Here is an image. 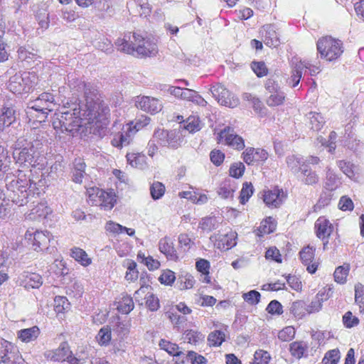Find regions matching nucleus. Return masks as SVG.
I'll return each mask as SVG.
<instances>
[{
  "mask_svg": "<svg viewBox=\"0 0 364 364\" xmlns=\"http://www.w3.org/2000/svg\"><path fill=\"white\" fill-rule=\"evenodd\" d=\"M266 311L271 315L279 316L283 314V306L279 301L274 299L268 304Z\"/></svg>",
  "mask_w": 364,
  "mask_h": 364,
  "instance_id": "nucleus-60",
  "label": "nucleus"
},
{
  "mask_svg": "<svg viewBox=\"0 0 364 364\" xmlns=\"http://www.w3.org/2000/svg\"><path fill=\"white\" fill-rule=\"evenodd\" d=\"M25 364L19 350L14 343L0 338V364Z\"/></svg>",
  "mask_w": 364,
  "mask_h": 364,
  "instance_id": "nucleus-6",
  "label": "nucleus"
},
{
  "mask_svg": "<svg viewBox=\"0 0 364 364\" xmlns=\"http://www.w3.org/2000/svg\"><path fill=\"white\" fill-rule=\"evenodd\" d=\"M196 280L192 274L186 272H181L177 277L176 285L181 290L193 287Z\"/></svg>",
  "mask_w": 364,
  "mask_h": 364,
  "instance_id": "nucleus-24",
  "label": "nucleus"
},
{
  "mask_svg": "<svg viewBox=\"0 0 364 364\" xmlns=\"http://www.w3.org/2000/svg\"><path fill=\"white\" fill-rule=\"evenodd\" d=\"M316 49L321 59L328 62L338 60L344 51L343 42L331 36H323L316 42Z\"/></svg>",
  "mask_w": 364,
  "mask_h": 364,
  "instance_id": "nucleus-2",
  "label": "nucleus"
},
{
  "mask_svg": "<svg viewBox=\"0 0 364 364\" xmlns=\"http://www.w3.org/2000/svg\"><path fill=\"white\" fill-rule=\"evenodd\" d=\"M136 107L144 112L155 114L161 111V105L159 100L154 97L143 96L136 101Z\"/></svg>",
  "mask_w": 364,
  "mask_h": 364,
  "instance_id": "nucleus-16",
  "label": "nucleus"
},
{
  "mask_svg": "<svg viewBox=\"0 0 364 364\" xmlns=\"http://www.w3.org/2000/svg\"><path fill=\"white\" fill-rule=\"evenodd\" d=\"M96 339L101 346H107L112 339L111 328L108 326H104L99 331Z\"/></svg>",
  "mask_w": 364,
  "mask_h": 364,
  "instance_id": "nucleus-37",
  "label": "nucleus"
},
{
  "mask_svg": "<svg viewBox=\"0 0 364 364\" xmlns=\"http://www.w3.org/2000/svg\"><path fill=\"white\" fill-rule=\"evenodd\" d=\"M245 166L242 162L232 164L229 169V175L235 178L242 177L245 173Z\"/></svg>",
  "mask_w": 364,
  "mask_h": 364,
  "instance_id": "nucleus-57",
  "label": "nucleus"
},
{
  "mask_svg": "<svg viewBox=\"0 0 364 364\" xmlns=\"http://www.w3.org/2000/svg\"><path fill=\"white\" fill-rule=\"evenodd\" d=\"M37 77L34 73L15 75L9 81L8 88L16 95L30 92L34 87Z\"/></svg>",
  "mask_w": 364,
  "mask_h": 364,
  "instance_id": "nucleus-5",
  "label": "nucleus"
},
{
  "mask_svg": "<svg viewBox=\"0 0 364 364\" xmlns=\"http://www.w3.org/2000/svg\"><path fill=\"white\" fill-rule=\"evenodd\" d=\"M186 358L188 361H190L191 363V364L207 363V359L204 356L193 350L188 351Z\"/></svg>",
  "mask_w": 364,
  "mask_h": 364,
  "instance_id": "nucleus-63",
  "label": "nucleus"
},
{
  "mask_svg": "<svg viewBox=\"0 0 364 364\" xmlns=\"http://www.w3.org/2000/svg\"><path fill=\"white\" fill-rule=\"evenodd\" d=\"M40 329L37 326L31 328L21 329L17 332L18 338L23 343H29L35 341L40 335Z\"/></svg>",
  "mask_w": 364,
  "mask_h": 364,
  "instance_id": "nucleus-23",
  "label": "nucleus"
},
{
  "mask_svg": "<svg viewBox=\"0 0 364 364\" xmlns=\"http://www.w3.org/2000/svg\"><path fill=\"white\" fill-rule=\"evenodd\" d=\"M36 151L33 146L22 149L17 156V161L21 164L35 166L36 163Z\"/></svg>",
  "mask_w": 364,
  "mask_h": 364,
  "instance_id": "nucleus-20",
  "label": "nucleus"
},
{
  "mask_svg": "<svg viewBox=\"0 0 364 364\" xmlns=\"http://www.w3.org/2000/svg\"><path fill=\"white\" fill-rule=\"evenodd\" d=\"M355 301L360 308L364 309V285L357 284L355 286Z\"/></svg>",
  "mask_w": 364,
  "mask_h": 364,
  "instance_id": "nucleus-64",
  "label": "nucleus"
},
{
  "mask_svg": "<svg viewBox=\"0 0 364 364\" xmlns=\"http://www.w3.org/2000/svg\"><path fill=\"white\" fill-rule=\"evenodd\" d=\"M24 239L27 245L33 250H48V244L50 242V235L48 231L36 230L34 231L33 228H28L24 235Z\"/></svg>",
  "mask_w": 364,
  "mask_h": 364,
  "instance_id": "nucleus-7",
  "label": "nucleus"
},
{
  "mask_svg": "<svg viewBox=\"0 0 364 364\" xmlns=\"http://www.w3.org/2000/svg\"><path fill=\"white\" fill-rule=\"evenodd\" d=\"M225 341V333L220 330L211 332L208 336V341L210 346L218 347Z\"/></svg>",
  "mask_w": 364,
  "mask_h": 364,
  "instance_id": "nucleus-40",
  "label": "nucleus"
},
{
  "mask_svg": "<svg viewBox=\"0 0 364 364\" xmlns=\"http://www.w3.org/2000/svg\"><path fill=\"white\" fill-rule=\"evenodd\" d=\"M277 228L276 220L271 216L267 217L263 219L259 226L255 230L256 235L259 237H262L265 235L273 232Z\"/></svg>",
  "mask_w": 364,
  "mask_h": 364,
  "instance_id": "nucleus-22",
  "label": "nucleus"
},
{
  "mask_svg": "<svg viewBox=\"0 0 364 364\" xmlns=\"http://www.w3.org/2000/svg\"><path fill=\"white\" fill-rule=\"evenodd\" d=\"M254 193V188L251 182H245L240 193V203L245 205L252 197Z\"/></svg>",
  "mask_w": 364,
  "mask_h": 364,
  "instance_id": "nucleus-39",
  "label": "nucleus"
},
{
  "mask_svg": "<svg viewBox=\"0 0 364 364\" xmlns=\"http://www.w3.org/2000/svg\"><path fill=\"white\" fill-rule=\"evenodd\" d=\"M236 190V186L230 180H225L223 181L218 190V194L223 199H228L233 197V194Z\"/></svg>",
  "mask_w": 364,
  "mask_h": 364,
  "instance_id": "nucleus-27",
  "label": "nucleus"
},
{
  "mask_svg": "<svg viewBox=\"0 0 364 364\" xmlns=\"http://www.w3.org/2000/svg\"><path fill=\"white\" fill-rule=\"evenodd\" d=\"M70 256L84 267H87L92 262V259L88 257L87 252H71Z\"/></svg>",
  "mask_w": 364,
  "mask_h": 364,
  "instance_id": "nucleus-56",
  "label": "nucleus"
},
{
  "mask_svg": "<svg viewBox=\"0 0 364 364\" xmlns=\"http://www.w3.org/2000/svg\"><path fill=\"white\" fill-rule=\"evenodd\" d=\"M251 68L258 77L267 75L269 70L263 61H253L251 63Z\"/></svg>",
  "mask_w": 364,
  "mask_h": 364,
  "instance_id": "nucleus-46",
  "label": "nucleus"
},
{
  "mask_svg": "<svg viewBox=\"0 0 364 364\" xmlns=\"http://www.w3.org/2000/svg\"><path fill=\"white\" fill-rule=\"evenodd\" d=\"M184 128L190 133H194L200 129V120L198 117L190 116L186 121Z\"/></svg>",
  "mask_w": 364,
  "mask_h": 364,
  "instance_id": "nucleus-44",
  "label": "nucleus"
},
{
  "mask_svg": "<svg viewBox=\"0 0 364 364\" xmlns=\"http://www.w3.org/2000/svg\"><path fill=\"white\" fill-rule=\"evenodd\" d=\"M302 77V66L299 63H296L291 71V77L288 79L287 82L291 87H296Z\"/></svg>",
  "mask_w": 364,
  "mask_h": 364,
  "instance_id": "nucleus-42",
  "label": "nucleus"
},
{
  "mask_svg": "<svg viewBox=\"0 0 364 364\" xmlns=\"http://www.w3.org/2000/svg\"><path fill=\"white\" fill-rule=\"evenodd\" d=\"M303 166L301 168V173L304 175L303 183L308 186L316 184L318 182V176L316 172L309 168L306 165Z\"/></svg>",
  "mask_w": 364,
  "mask_h": 364,
  "instance_id": "nucleus-30",
  "label": "nucleus"
},
{
  "mask_svg": "<svg viewBox=\"0 0 364 364\" xmlns=\"http://www.w3.org/2000/svg\"><path fill=\"white\" fill-rule=\"evenodd\" d=\"M225 159V153L220 149H214L210 153V160L215 166H221Z\"/></svg>",
  "mask_w": 364,
  "mask_h": 364,
  "instance_id": "nucleus-54",
  "label": "nucleus"
},
{
  "mask_svg": "<svg viewBox=\"0 0 364 364\" xmlns=\"http://www.w3.org/2000/svg\"><path fill=\"white\" fill-rule=\"evenodd\" d=\"M217 139L218 143H224L237 151L243 150L245 147L243 138L235 134L233 128L229 126L225 127L218 134Z\"/></svg>",
  "mask_w": 364,
  "mask_h": 364,
  "instance_id": "nucleus-11",
  "label": "nucleus"
},
{
  "mask_svg": "<svg viewBox=\"0 0 364 364\" xmlns=\"http://www.w3.org/2000/svg\"><path fill=\"white\" fill-rule=\"evenodd\" d=\"M287 196V192L278 186L264 189L262 192L263 202L268 208L272 209L281 207Z\"/></svg>",
  "mask_w": 364,
  "mask_h": 364,
  "instance_id": "nucleus-10",
  "label": "nucleus"
},
{
  "mask_svg": "<svg viewBox=\"0 0 364 364\" xmlns=\"http://www.w3.org/2000/svg\"><path fill=\"white\" fill-rule=\"evenodd\" d=\"M54 310L58 314L70 309V304L65 296H56L54 299Z\"/></svg>",
  "mask_w": 364,
  "mask_h": 364,
  "instance_id": "nucleus-38",
  "label": "nucleus"
},
{
  "mask_svg": "<svg viewBox=\"0 0 364 364\" xmlns=\"http://www.w3.org/2000/svg\"><path fill=\"white\" fill-rule=\"evenodd\" d=\"M212 92L219 103L225 106L230 105V102L228 98V91L223 86L218 85L217 87H214Z\"/></svg>",
  "mask_w": 364,
  "mask_h": 364,
  "instance_id": "nucleus-35",
  "label": "nucleus"
},
{
  "mask_svg": "<svg viewBox=\"0 0 364 364\" xmlns=\"http://www.w3.org/2000/svg\"><path fill=\"white\" fill-rule=\"evenodd\" d=\"M137 259L139 262L146 265L147 268L151 271L157 269L160 267V263L158 260L154 259L153 257L150 256L146 257L141 252H139L138 254Z\"/></svg>",
  "mask_w": 364,
  "mask_h": 364,
  "instance_id": "nucleus-41",
  "label": "nucleus"
},
{
  "mask_svg": "<svg viewBox=\"0 0 364 364\" xmlns=\"http://www.w3.org/2000/svg\"><path fill=\"white\" fill-rule=\"evenodd\" d=\"M165 191L164 185L159 181L153 183L150 187L151 196L154 200L161 198L164 195Z\"/></svg>",
  "mask_w": 364,
  "mask_h": 364,
  "instance_id": "nucleus-48",
  "label": "nucleus"
},
{
  "mask_svg": "<svg viewBox=\"0 0 364 364\" xmlns=\"http://www.w3.org/2000/svg\"><path fill=\"white\" fill-rule=\"evenodd\" d=\"M262 41L266 46L270 48H276L280 43L279 38L274 27L271 25H267L264 28Z\"/></svg>",
  "mask_w": 364,
  "mask_h": 364,
  "instance_id": "nucleus-21",
  "label": "nucleus"
},
{
  "mask_svg": "<svg viewBox=\"0 0 364 364\" xmlns=\"http://www.w3.org/2000/svg\"><path fill=\"white\" fill-rule=\"evenodd\" d=\"M115 45L117 48V50L119 51L128 54V53L123 50V48H126V47H136L137 43L133 39V33L129 32L124 35L123 38H118Z\"/></svg>",
  "mask_w": 364,
  "mask_h": 364,
  "instance_id": "nucleus-29",
  "label": "nucleus"
},
{
  "mask_svg": "<svg viewBox=\"0 0 364 364\" xmlns=\"http://www.w3.org/2000/svg\"><path fill=\"white\" fill-rule=\"evenodd\" d=\"M85 103L71 110L56 114L53 121V127L57 134H65L74 136L85 125L97 124L107 119L109 113L99 92L94 88H86Z\"/></svg>",
  "mask_w": 364,
  "mask_h": 364,
  "instance_id": "nucleus-1",
  "label": "nucleus"
},
{
  "mask_svg": "<svg viewBox=\"0 0 364 364\" xmlns=\"http://www.w3.org/2000/svg\"><path fill=\"white\" fill-rule=\"evenodd\" d=\"M151 119L145 115H141L139 118L136 119L135 121L129 122L127 126V132L129 134H134L137 132L141 130L150 123Z\"/></svg>",
  "mask_w": 364,
  "mask_h": 364,
  "instance_id": "nucleus-25",
  "label": "nucleus"
},
{
  "mask_svg": "<svg viewBox=\"0 0 364 364\" xmlns=\"http://www.w3.org/2000/svg\"><path fill=\"white\" fill-rule=\"evenodd\" d=\"M31 186V180L30 178H18L16 181V189L21 193L23 194V197H26L28 193V191L30 190Z\"/></svg>",
  "mask_w": 364,
  "mask_h": 364,
  "instance_id": "nucleus-52",
  "label": "nucleus"
},
{
  "mask_svg": "<svg viewBox=\"0 0 364 364\" xmlns=\"http://www.w3.org/2000/svg\"><path fill=\"white\" fill-rule=\"evenodd\" d=\"M315 234L323 241V250L333 248L328 247V240L333 231V225L326 216H320L314 223Z\"/></svg>",
  "mask_w": 364,
  "mask_h": 364,
  "instance_id": "nucleus-12",
  "label": "nucleus"
},
{
  "mask_svg": "<svg viewBox=\"0 0 364 364\" xmlns=\"http://www.w3.org/2000/svg\"><path fill=\"white\" fill-rule=\"evenodd\" d=\"M271 359L270 354L264 350H257L254 354V360L250 364H269Z\"/></svg>",
  "mask_w": 364,
  "mask_h": 364,
  "instance_id": "nucleus-47",
  "label": "nucleus"
},
{
  "mask_svg": "<svg viewBox=\"0 0 364 364\" xmlns=\"http://www.w3.org/2000/svg\"><path fill=\"white\" fill-rule=\"evenodd\" d=\"M309 118L311 129L318 132L323 128L325 124V119L321 113L310 112L309 113Z\"/></svg>",
  "mask_w": 364,
  "mask_h": 364,
  "instance_id": "nucleus-33",
  "label": "nucleus"
},
{
  "mask_svg": "<svg viewBox=\"0 0 364 364\" xmlns=\"http://www.w3.org/2000/svg\"><path fill=\"white\" fill-rule=\"evenodd\" d=\"M127 271L126 272L125 279L127 281H135L138 278L139 272L136 269V263L133 260H127Z\"/></svg>",
  "mask_w": 364,
  "mask_h": 364,
  "instance_id": "nucleus-50",
  "label": "nucleus"
},
{
  "mask_svg": "<svg viewBox=\"0 0 364 364\" xmlns=\"http://www.w3.org/2000/svg\"><path fill=\"white\" fill-rule=\"evenodd\" d=\"M16 120L15 111L11 107H4L0 112V132L10 126Z\"/></svg>",
  "mask_w": 364,
  "mask_h": 364,
  "instance_id": "nucleus-26",
  "label": "nucleus"
},
{
  "mask_svg": "<svg viewBox=\"0 0 364 364\" xmlns=\"http://www.w3.org/2000/svg\"><path fill=\"white\" fill-rule=\"evenodd\" d=\"M264 88L267 92L265 102L269 107H279L284 104L286 95L276 80L271 78L267 79L264 83Z\"/></svg>",
  "mask_w": 364,
  "mask_h": 364,
  "instance_id": "nucleus-8",
  "label": "nucleus"
},
{
  "mask_svg": "<svg viewBox=\"0 0 364 364\" xmlns=\"http://www.w3.org/2000/svg\"><path fill=\"white\" fill-rule=\"evenodd\" d=\"M176 280L177 281V277L175 273L170 269L164 271L159 278V281L161 284L167 286H171Z\"/></svg>",
  "mask_w": 364,
  "mask_h": 364,
  "instance_id": "nucleus-58",
  "label": "nucleus"
},
{
  "mask_svg": "<svg viewBox=\"0 0 364 364\" xmlns=\"http://www.w3.org/2000/svg\"><path fill=\"white\" fill-rule=\"evenodd\" d=\"M146 306L151 311H156L160 308L159 298L153 293L147 294L146 297Z\"/></svg>",
  "mask_w": 364,
  "mask_h": 364,
  "instance_id": "nucleus-53",
  "label": "nucleus"
},
{
  "mask_svg": "<svg viewBox=\"0 0 364 364\" xmlns=\"http://www.w3.org/2000/svg\"><path fill=\"white\" fill-rule=\"evenodd\" d=\"M86 164L81 159H75L74 162L73 181L80 183L85 173Z\"/></svg>",
  "mask_w": 364,
  "mask_h": 364,
  "instance_id": "nucleus-31",
  "label": "nucleus"
},
{
  "mask_svg": "<svg viewBox=\"0 0 364 364\" xmlns=\"http://www.w3.org/2000/svg\"><path fill=\"white\" fill-rule=\"evenodd\" d=\"M126 158L129 165L137 168L144 161L145 156L141 153L129 152L127 154Z\"/></svg>",
  "mask_w": 364,
  "mask_h": 364,
  "instance_id": "nucleus-45",
  "label": "nucleus"
},
{
  "mask_svg": "<svg viewBox=\"0 0 364 364\" xmlns=\"http://www.w3.org/2000/svg\"><path fill=\"white\" fill-rule=\"evenodd\" d=\"M289 312L296 318H303L307 314L306 302L302 300L293 301L290 304Z\"/></svg>",
  "mask_w": 364,
  "mask_h": 364,
  "instance_id": "nucleus-28",
  "label": "nucleus"
},
{
  "mask_svg": "<svg viewBox=\"0 0 364 364\" xmlns=\"http://www.w3.org/2000/svg\"><path fill=\"white\" fill-rule=\"evenodd\" d=\"M306 349L301 342L295 341L289 345V351L292 356L300 359L304 354Z\"/></svg>",
  "mask_w": 364,
  "mask_h": 364,
  "instance_id": "nucleus-59",
  "label": "nucleus"
},
{
  "mask_svg": "<svg viewBox=\"0 0 364 364\" xmlns=\"http://www.w3.org/2000/svg\"><path fill=\"white\" fill-rule=\"evenodd\" d=\"M51 213L52 210L46 203H39L31 210L28 218L31 220L41 221L46 219Z\"/></svg>",
  "mask_w": 364,
  "mask_h": 364,
  "instance_id": "nucleus-19",
  "label": "nucleus"
},
{
  "mask_svg": "<svg viewBox=\"0 0 364 364\" xmlns=\"http://www.w3.org/2000/svg\"><path fill=\"white\" fill-rule=\"evenodd\" d=\"M198 228L203 232H210L215 228V219L213 217H205L200 220Z\"/></svg>",
  "mask_w": 364,
  "mask_h": 364,
  "instance_id": "nucleus-62",
  "label": "nucleus"
},
{
  "mask_svg": "<svg viewBox=\"0 0 364 364\" xmlns=\"http://www.w3.org/2000/svg\"><path fill=\"white\" fill-rule=\"evenodd\" d=\"M133 39L137 43L136 47L127 46L126 48H123L124 50L128 53V55L141 58H151L158 53L157 42L154 38H145L136 32H133Z\"/></svg>",
  "mask_w": 364,
  "mask_h": 364,
  "instance_id": "nucleus-4",
  "label": "nucleus"
},
{
  "mask_svg": "<svg viewBox=\"0 0 364 364\" xmlns=\"http://www.w3.org/2000/svg\"><path fill=\"white\" fill-rule=\"evenodd\" d=\"M342 321L346 328H351L357 326L359 324L360 320L357 316H353L350 311H348L343 316Z\"/></svg>",
  "mask_w": 364,
  "mask_h": 364,
  "instance_id": "nucleus-51",
  "label": "nucleus"
},
{
  "mask_svg": "<svg viewBox=\"0 0 364 364\" xmlns=\"http://www.w3.org/2000/svg\"><path fill=\"white\" fill-rule=\"evenodd\" d=\"M69 348L68 343L63 342L58 348L46 351L44 356L51 361L63 363L65 361V358L69 353Z\"/></svg>",
  "mask_w": 364,
  "mask_h": 364,
  "instance_id": "nucleus-18",
  "label": "nucleus"
},
{
  "mask_svg": "<svg viewBox=\"0 0 364 364\" xmlns=\"http://www.w3.org/2000/svg\"><path fill=\"white\" fill-rule=\"evenodd\" d=\"M350 264L344 263L343 265L338 266L334 272V279L337 283L344 284L346 282V277L349 273Z\"/></svg>",
  "mask_w": 364,
  "mask_h": 364,
  "instance_id": "nucleus-36",
  "label": "nucleus"
},
{
  "mask_svg": "<svg viewBox=\"0 0 364 364\" xmlns=\"http://www.w3.org/2000/svg\"><path fill=\"white\" fill-rule=\"evenodd\" d=\"M134 304L132 297L129 295H124L119 301L117 309L122 314H128L134 309Z\"/></svg>",
  "mask_w": 364,
  "mask_h": 364,
  "instance_id": "nucleus-34",
  "label": "nucleus"
},
{
  "mask_svg": "<svg viewBox=\"0 0 364 364\" xmlns=\"http://www.w3.org/2000/svg\"><path fill=\"white\" fill-rule=\"evenodd\" d=\"M268 157L267 151L261 148L247 147L242 154V158L247 165L264 163Z\"/></svg>",
  "mask_w": 364,
  "mask_h": 364,
  "instance_id": "nucleus-13",
  "label": "nucleus"
},
{
  "mask_svg": "<svg viewBox=\"0 0 364 364\" xmlns=\"http://www.w3.org/2000/svg\"><path fill=\"white\" fill-rule=\"evenodd\" d=\"M55 105V97L50 92H43L35 100L32 101L27 109L28 116L35 118L34 112H51Z\"/></svg>",
  "mask_w": 364,
  "mask_h": 364,
  "instance_id": "nucleus-9",
  "label": "nucleus"
},
{
  "mask_svg": "<svg viewBox=\"0 0 364 364\" xmlns=\"http://www.w3.org/2000/svg\"><path fill=\"white\" fill-rule=\"evenodd\" d=\"M243 299L250 305H256L260 301L261 294L256 290H250L242 295Z\"/></svg>",
  "mask_w": 364,
  "mask_h": 364,
  "instance_id": "nucleus-61",
  "label": "nucleus"
},
{
  "mask_svg": "<svg viewBox=\"0 0 364 364\" xmlns=\"http://www.w3.org/2000/svg\"><path fill=\"white\" fill-rule=\"evenodd\" d=\"M183 334L185 336V339L190 343L196 344L204 338V335L200 332L192 329L186 331Z\"/></svg>",
  "mask_w": 364,
  "mask_h": 364,
  "instance_id": "nucleus-55",
  "label": "nucleus"
},
{
  "mask_svg": "<svg viewBox=\"0 0 364 364\" xmlns=\"http://www.w3.org/2000/svg\"><path fill=\"white\" fill-rule=\"evenodd\" d=\"M19 286L28 290L38 289L43 284V278L41 274L28 271L23 272L18 277Z\"/></svg>",
  "mask_w": 364,
  "mask_h": 364,
  "instance_id": "nucleus-14",
  "label": "nucleus"
},
{
  "mask_svg": "<svg viewBox=\"0 0 364 364\" xmlns=\"http://www.w3.org/2000/svg\"><path fill=\"white\" fill-rule=\"evenodd\" d=\"M340 351L338 349H333L328 350L324 355L323 364H337L340 360Z\"/></svg>",
  "mask_w": 364,
  "mask_h": 364,
  "instance_id": "nucleus-49",
  "label": "nucleus"
},
{
  "mask_svg": "<svg viewBox=\"0 0 364 364\" xmlns=\"http://www.w3.org/2000/svg\"><path fill=\"white\" fill-rule=\"evenodd\" d=\"M86 196L88 203L105 210H112L117 203V196L113 189L105 191L93 186L87 188Z\"/></svg>",
  "mask_w": 364,
  "mask_h": 364,
  "instance_id": "nucleus-3",
  "label": "nucleus"
},
{
  "mask_svg": "<svg viewBox=\"0 0 364 364\" xmlns=\"http://www.w3.org/2000/svg\"><path fill=\"white\" fill-rule=\"evenodd\" d=\"M315 252H299L300 259L302 264L306 267L309 273L313 274L317 269L320 264V258L316 257Z\"/></svg>",
  "mask_w": 364,
  "mask_h": 364,
  "instance_id": "nucleus-17",
  "label": "nucleus"
},
{
  "mask_svg": "<svg viewBox=\"0 0 364 364\" xmlns=\"http://www.w3.org/2000/svg\"><path fill=\"white\" fill-rule=\"evenodd\" d=\"M237 234L230 231L225 235L215 237L214 246L220 250H230L237 245Z\"/></svg>",
  "mask_w": 364,
  "mask_h": 364,
  "instance_id": "nucleus-15",
  "label": "nucleus"
},
{
  "mask_svg": "<svg viewBox=\"0 0 364 364\" xmlns=\"http://www.w3.org/2000/svg\"><path fill=\"white\" fill-rule=\"evenodd\" d=\"M159 345L161 349L166 351L169 355L173 357H178L183 354V352L179 350V347L177 344L165 339H161Z\"/></svg>",
  "mask_w": 364,
  "mask_h": 364,
  "instance_id": "nucleus-32",
  "label": "nucleus"
},
{
  "mask_svg": "<svg viewBox=\"0 0 364 364\" xmlns=\"http://www.w3.org/2000/svg\"><path fill=\"white\" fill-rule=\"evenodd\" d=\"M130 136L131 135L127 132L125 134L122 132H119L114 136L111 144L114 147L121 148L123 144H129Z\"/></svg>",
  "mask_w": 364,
  "mask_h": 364,
  "instance_id": "nucleus-43",
  "label": "nucleus"
}]
</instances>
